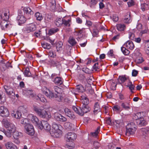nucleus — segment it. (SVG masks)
<instances>
[{
	"instance_id": "a18cd8bd",
	"label": "nucleus",
	"mask_w": 149,
	"mask_h": 149,
	"mask_svg": "<svg viewBox=\"0 0 149 149\" xmlns=\"http://www.w3.org/2000/svg\"><path fill=\"white\" fill-rule=\"evenodd\" d=\"M59 30L58 28H52L49 31V33L50 35H52L57 32Z\"/></svg>"
},
{
	"instance_id": "6e6552de",
	"label": "nucleus",
	"mask_w": 149,
	"mask_h": 149,
	"mask_svg": "<svg viewBox=\"0 0 149 149\" xmlns=\"http://www.w3.org/2000/svg\"><path fill=\"white\" fill-rule=\"evenodd\" d=\"M17 20L19 25H21L22 24H24L26 21V19L22 15V13L21 11H19L18 15L17 17Z\"/></svg>"
},
{
	"instance_id": "2eb2a0df",
	"label": "nucleus",
	"mask_w": 149,
	"mask_h": 149,
	"mask_svg": "<svg viewBox=\"0 0 149 149\" xmlns=\"http://www.w3.org/2000/svg\"><path fill=\"white\" fill-rule=\"evenodd\" d=\"M81 101L83 105H87L89 102V100L85 94L82 95L81 96Z\"/></svg>"
},
{
	"instance_id": "c03bdc74",
	"label": "nucleus",
	"mask_w": 149,
	"mask_h": 149,
	"mask_svg": "<svg viewBox=\"0 0 149 149\" xmlns=\"http://www.w3.org/2000/svg\"><path fill=\"white\" fill-rule=\"evenodd\" d=\"M48 55L51 57L55 58L56 56V52L55 51L50 50L48 52Z\"/></svg>"
},
{
	"instance_id": "0eeeda50",
	"label": "nucleus",
	"mask_w": 149,
	"mask_h": 149,
	"mask_svg": "<svg viewBox=\"0 0 149 149\" xmlns=\"http://www.w3.org/2000/svg\"><path fill=\"white\" fill-rule=\"evenodd\" d=\"M39 126L40 129L43 128L47 131H49L51 129V126L46 121L42 120L39 124Z\"/></svg>"
},
{
	"instance_id": "f03ea898",
	"label": "nucleus",
	"mask_w": 149,
	"mask_h": 149,
	"mask_svg": "<svg viewBox=\"0 0 149 149\" xmlns=\"http://www.w3.org/2000/svg\"><path fill=\"white\" fill-rule=\"evenodd\" d=\"M43 93L48 97L49 98H56V100L58 101H61L63 99V95L61 94L58 93L54 94L49 90L46 87H44L42 88Z\"/></svg>"
},
{
	"instance_id": "72a5a7b5",
	"label": "nucleus",
	"mask_w": 149,
	"mask_h": 149,
	"mask_svg": "<svg viewBox=\"0 0 149 149\" xmlns=\"http://www.w3.org/2000/svg\"><path fill=\"white\" fill-rule=\"evenodd\" d=\"M136 130L133 129L132 128L131 129H126V135L127 136H130V135H132L134 134Z\"/></svg>"
},
{
	"instance_id": "39448f33",
	"label": "nucleus",
	"mask_w": 149,
	"mask_h": 149,
	"mask_svg": "<svg viewBox=\"0 0 149 149\" xmlns=\"http://www.w3.org/2000/svg\"><path fill=\"white\" fill-rule=\"evenodd\" d=\"M65 137L67 142H72L76 139L77 135L74 132H69L66 135Z\"/></svg>"
},
{
	"instance_id": "e433bc0d",
	"label": "nucleus",
	"mask_w": 149,
	"mask_h": 149,
	"mask_svg": "<svg viewBox=\"0 0 149 149\" xmlns=\"http://www.w3.org/2000/svg\"><path fill=\"white\" fill-rule=\"evenodd\" d=\"M63 19H62L61 18H57L55 21L56 25L57 26H61L63 24Z\"/></svg>"
},
{
	"instance_id": "49530a36",
	"label": "nucleus",
	"mask_w": 149,
	"mask_h": 149,
	"mask_svg": "<svg viewBox=\"0 0 149 149\" xmlns=\"http://www.w3.org/2000/svg\"><path fill=\"white\" fill-rule=\"evenodd\" d=\"M142 134L143 136H146V134L148 133L149 132V128H145L142 129L140 132Z\"/></svg>"
},
{
	"instance_id": "4468645a",
	"label": "nucleus",
	"mask_w": 149,
	"mask_h": 149,
	"mask_svg": "<svg viewBox=\"0 0 149 149\" xmlns=\"http://www.w3.org/2000/svg\"><path fill=\"white\" fill-rule=\"evenodd\" d=\"M100 111L101 109L99 103L98 102H96L94 105V114L96 115Z\"/></svg>"
},
{
	"instance_id": "58836bf2",
	"label": "nucleus",
	"mask_w": 149,
	"mask_h": 149,
	"mask_svg": "<svg viewBox=\"0 0 149 149\" xmlns=\"http://www.w3.org/2000/svg\"><path fill=\"white\" fill-rule=\"evenodd\" d=\"M68 42L72 46H73L76 44L77 42L74 38L72 37H70L68 40Z\"/></svg>"
},
{
	"instance_id": "ea45409f",
	"label": "nucleus",
	"mask_w": 149,
	"mask_h": 149,
	"mask_svg": "<svg viewBox=\"0 0 149 149\" xmlns=\"http://www.w3.org/2000/svg\"><path fill=\"white\" fill-rule=\"evenodd\" d=\"M123 45L121 47V50L123 53L125 55H128L130 53V51L126 49Z\"/></svg>"
},
{
	"instance_id": "cd10ccee",
	"label": "nucleus",
	"mask_w": 149,
	"mask_h": 149,
	"mask_svg": "<svg viewBox=\"0 0 149 149\" xmlns=\"http://www.w3.org/2000/svg\"><path fill=\"white\" fill-rule=\"evenodd\" d=\"M75 90V92L79 93H83L85 89L82 85H79L77 86Z\"/></svg>"
},
{
	"instance_id": "09e8293b",
	"label": "nucleus",
	"mask_w": 149,
	"mask_h": 149,
	"mask_svg": "<svg viewBox=\"0 0 149 149\" xmlns=\"http://www.w3.org/2000/svg\"><path fill=\"white\" fill-rule=\"evenodd\" d=\"M134 118L136 121L137 120L140 119L141 118H143L141 115V113H138L135 114L134 116Z\"/></svg>"
},
{
	"instance_id": "37998d69",
	"label": "nucleus",
	"mask_w": 149,
	"mask_h": 149,
	"mask_svg": "<svg viewBox=\"0 0 149 149\" xmlns=\"http://www.w3.org/2000/svg\"><path fill=\"white\" fill-rule=\"evenodd\" d=\"M134 58H135L137 57H140L141 56V54L139 52V50H135L133 54Z\"/></svg>"
},
{
	"instance_id": "338daca9",
	"label": "nucleus",
	"mask_w": 149,
	"mask_h": 149,
	"mask_svg": "<svg viewBox=\"0 0 149 149\" xmlns=\"http://www.w3.org/2000/svg\"><path fill=\"white\" fill-rule=\"evenodd\" d=\"M5 101V97L2 96L1 94H0V103H3Z\"/></svg>"
},
{
	"instance_id": "774afa93",
	"label": "nucleus",
	"mask_w": 149,
	"mask_h": 149,
	"mask_svg": "<svg viewBox=\"0 0 149 149\" xmlns=\"http://www.w3.org/2000/svg\"><path fill=\"white\" fill-rule=\"evenodd\" d=\"M98 63H96L93 66V69L95 71H97L98 69H99L98 67Z\"/></svg>"
},
{
	"instance_id": "2f4dec72",
	"label": "nucleus",
	"mask_w": 149,
	"mask_h": 149,
	"mask_svg": "<svg viewBox=\"0 0 149 149\" xmlns=\"http://www.w3.org/2000/svg\"><path fill=\"white\" fill-rule=\"evenodd\" d=\"M35 16L36 18V19L40 21H41L43 18L42 14L39 12H37L35 14Z\"/></svg>"
},
{
	"instance_id": "a878e982",
	"label": "nucleus",
	"mask_w": 149,
	"mask_h": 149,
	"mask_svg": "<svg viewBox=\"0 0 149 149\" xmlns=\"http://www.w3.org/2000/svg\"><path fill=\"white\" fill-rule=\"evenodd\" d=\"M13 136L14 138L15 139H18L19 138H20L22 136V134L20 132H19L16 130L13 132Z\"/></svg>"
},
{
	"instance_id": "9b49d317",
	"label": "nucleus",
	"mask_w": 149,
	"mask_h": 149,
	"mask_svg": "<svg viewBox=\"0 0 149 149\" xmlns=\"http://www.w3.org/2000/svg\"><path fill=\"white\" fill-rule=\"evenodd\" d=\"M55 118L57 121L61 122H65L67 120V119L65 117L58 113L55 114Z\"/></svg>"
},
{
	"instance_id": "dca6fc26",
	"label": "nucleus",
	"mask_w": 149,
	"mask_h": 149,
	"mask_svg": "<svg viewBox=\"0 0 149 149\" xmlns=\"http://www.w3.org/2000/svg\"><path fill=\"white\" fill-rule=\"evenodd\" d=\"M12 123L11 122L10 120L7 118H4L2 120V123L3 125L6 128H7L8 126H9L10 124Z\"/></svg>"
},
{
	"instance_id": "c756f323",
	"label": "nucleus",
	"mask_w": 149,
	"mask_h": 149,
	"mask_svg": "<svg viewBox=\"0 0 149 149\" xmlns=\"http://www.w3.org/2000/svg\"><path fill=\"white\" fill-rule=\"evenodd\" d=\"M136 123L139 126L145 125L146 124V122L144 120L143 118H141L140 119L137 120Z\"/></svg>"
},
{
	"instance_id": "bf43d9fd",
	"label": "nucleus",
	"mask_w": 149,
	"mask_h": 149,
	"mask_svg": "<svg viewBox=\"0 0 149 149\" xmlns=\"http://www.w3.org/2000/svg\"><path fill=\"white\" fill-rule=\"evenodd\" d=\"M129 38L130 39L134 40L135 38V36L134 34L131 32H130L129 33Z\"/></svg>"
},
{
	"instance_id": "0e129e2a",
	"label": "nucleus",
	"mask_w": 149,
	"mask_h": 149,
	"mask_svg": "<svg viewBox=\"0 0 149 149\" xmlns=\"http://www.w3.org/2000/svg\"><path fill=\"white\" fill-rule=\"evenodd\" d=\"M54 88L55 91L57 93V94L59 93V92L60 91L61 89L58 87L55 86L54 87Z\"/></svg>"
},
{
	"instance_id": "1a4fd4ad",
	"label": "nucleus",
	"mask_w": 149,
	"mask_h": 149,
	"mask_svg": "<svg viewBox=\"0 0 149 149\" xmlns=\"http://www.w3.org/2000/svg\"><path fill=\"white\" fill-rule=\"evenodd\" d=\"M0 115L3 117H8L9 115L8 109L4 106L0 107Z\"/></svg>"
},
{
	"instance_id": "052dcab7",
	"label": "nucleus",
	"mask_w": 149,
	"mask_h": 149,
	"mask_svg": "<svg viewBox=\"0 0 149 149\" xmlns=\"http://www.w3.org/2000/svg\"><path fill=\"white\" fill-rule=\"evenodd\" d=\"M125 2L128 1L127 4L129 7H130L133 5L134 2L133 0H123Z\"/></svg>"
},
{
	"instance_id": "6ab92c4d",
	"label": "nucleus",
	"mask_w": 149,
	"mask_h": 149,
	"mask_svg": "<svg viewBox=\"0 0 149 149\" xmlns=\"http://www.w3.org/2000/svg\"><path fill=\"white\" fill-rule=\"evenodd\" d=\"M8 131L11 132H14L16 130V127L13 123L10 124L9 126L6 128Z\"/></svg>"
},
{
	"instance_id": "69168bd1",
	"label": "nucleus",
	"mask_w": 149,
	"mask_h": 149,
	"mask_svg": "<svg viewBox=\"0 0 149 149\" xmlns=\"http://www.w3.org/2000/svg\"><path fill=\"white\" fill-rule=\"evenodd\" d=\"M82 71L87 74H89L90 73V70L87 68H82Z\"/></svg>"
},
{
	"instance_id": "393cba45",
	"label": "nucleus",
	"mask_w": 149,
	"mask_h": 149,
	"mask_svg": "<svg viewBox=\"0 0 149 149\" xmlns=\"http://www.w3.org/2000/svg\"><path fill=\"white\" fill-rule=\"evenodd\" d=\"M23 10L24 13L26 14L33 15V11L31 10V8L28 7H25L24 8Z\"/></svg>"
},
{
	"instance_id": "bb28decb",
	"label": "nucleus",
	"mask_w": 149,
	"mask_h": 149,
	"mask_svg": "<svg viewBox=\"0 0 149 149\" xmlns=\"http://www.w3.org/2000/svg\"><path fill=\"white\" fill-rule=\"evenodd\" d=\"M63 45V43L61 41H59L56 44V48L57 52H60L62 50Z\"/></svg>"
},
{
	"instance_id": "13d9d810",
	"label": "nucleus",
	"mask_w": 149,
	"mask_h": 149,
	"mask_svg": "<svg viewBox=\"0 0 149 149\" xmlns=\"http://www.w3.org/2000/svg\"><path fill=\"white\" fill-rule=\"evenodd\" d=\"M28 120L26 118H21L20 123L22 124L25 125L27 124Z\"/></svg>"
},
{
	"instance_id": "6e6d98bb",
	"label": "nucleus",
	"mask_w": 149,
	"mask_h": 149,
	"mask_svg": "<svg viewBox=\"0 0 149 149\" xmlns=\"http://www.w3.org/2000/svg\"><path fill=\"white\" fill-rule=\"evenodd\" d=\"M97 0H91L89 3V5L91 7L95 6L97 3Z\"/></svg>"
},
{
	"instance_id": "4d7b16f0",
	"label": "nucleus",
	"mask_w": 149,
	"mask_h": 149,
	"mask_svg": "<svg viewBox=\"0 0 149 149\" xmlns=\"http://www.w3.org/2000/svg\"><path fill=\"white\" fill-rule=\"evenodd\" d=\"M6 92L8 95H15L13 89L10 88L8 89V90H7Z\"/></svg>"
},
{
	"instance_id": "9d476101",
	"label": "nucleus",
	"mask_w": 149,
	"mask_h": 149,
	"mask_svg": "<svg viewBox=\"0 0 149 149\" xmlns=\"http://www.w3.org/2000/svg\"><path fill=\"white\" fill-rule=\"evenodd\" d=\"M25 30L27 32H30L35 31L36 29V25L33 23L27 24L25 28Z\"/></svg>"
},
{
	"instance_id": "a211bd4d",
	"label": "nucleus",
	"mask_w": 149,
	"mask_h": 149,
	"mask_svg": "<svg viewBox=\"0 0 149 149\" xmlns=\"http://www.w3.org/2000/svg\"><path fill=\"white\" fill-rule=\"evenodd\" d=\"M66 115L70 118H74L75 116L72 115V112L70 109L68 108H65L64 109Z\"/></svg>"
},
{
	"instance_id": "de8ad7c7",
	"label": "nucleus",
	"mask_w": 149,
	"mask_h": 149,
	"mask_svg": "<svg viewBox=\"0 0 149 149\" xmlns=\"http://www.w3.org/2000/svg\"><path fill=\"white\" fill-rule=\"evenodd\" d=\"M21 113V112L23 114L27 112V110L26 108L23 106H21L19 107L18 110Z\"/></svg>"
},
{
	"instance_id": "79ce46f5",
	"label": "nucleus",
	"mask_w": 149,
	"mask_h": 149,
	"mask_svg": "<svg viewBox=\"0 0 149 149\" xmlns=\"http://www.w3.org/2000/svg\"><path fill=\"white\" fill-rule=\"evenodd\" d=\"M72 124L70 122H66L64 123V126L66 129L69 130L72 129Z\"/></svg>"
},
{
	"instance_id": "f8f14e48",
	"label": "nucleus",
	"mask_w": 149,
	"mask_h": 149,
	"mask_svg": "<svg viewBox=\"0 0 149 149\" xmlns=\"http://www.w3.org/2000/svg\"><path fill=\"white\" fill-rule=\"evenodd\" d=\"M123 46L126 47L127 48L130 50L133 49L134 47V43L131 41H128L124 44Z\"/></svg>"
},
{
	"instance_id": "b1692460",
	"label": "nucleus",
	"mask_w": 149,
	"mask_h": 149,
	"mask_svg": "<svg viewBox=\"0 0 149 149\" xmlns=\"http://www.w3.org/2000/svg\"><path fill=\"white\" fill-rule=\"evenodd\" d=\"M124 21L126 23H129L131 22L132 19L129 13H127V15L125 17Z\"/></svg>"
},
{
	"instance_id": "423d86ee",
	"label": "nucleus",
	"mask_w": 149,
	"mask_h": 149,
	"mask_svg": "<svg viewBox=\"0 0 149 149\" xmlns=\"http://www.w3.org/2000/svg\"><path fill=\"white\" fill-rule=\"evenodd\" d=\"M25 129L26 133L29 135H32L34 133V130L33 125L28 123L25 126Z\"/></svg>"
},
{
	"instance_id": "412c9836",
	"label": "nucleus",
	"mask_w": 149,
	"mask_h": 149,
	"mask_svg": "<svg viewBox=\"0 0 149 149\" xmlns=\"http://www.w3.org/2000/svg\"><path fill=\"white\" fill-rule=\"evenodd\" d=\"M7 21V20L3 19L1 21L0 25L2 30H4L5 28H7V27L8 24Z\"/></svg>"
},
{
	"instance_id": "7ed1b4c3",
	"label": "nucleus",
	"mask_w": 149,
	"mask_h": 149,
	"mask_svg": "<svg viewBox=\"0 0 149 149\" xmlns=\"http://www.w3.org/2000/svg\"><path fill=\"white\" fill-rule=\"evenodd\" d=\"M52 126V129L50 132L51 135L56 138L60 136L62 134L61 129L62 127L61 125L53 123Z\"/></svg>"
},
{
	"instance_id": "aec40b11",
	"label": "nucleus",
	"mask_w": 149,
	"mask_h": 149,
	"mask_svg": "<svg viewBox=\"0 0 149 149\" xmlns=\"http://www.w3.org/2000/svg\"><path fill=\"white\" fill-rule=\"evenodd\" d=\"M49 5L51 10L52 11H55L56 5V1L55 0H51Z\"/></svg>"
},
{
	"instance_id": "473e14b6",
	"label": "nucleus",
	"mask_w": 149,
	"mask_h": 149,
	"mask_svg": "<svg viewBox=\"0 0 149 149\" xmlns=\"http://www.w3.org/2000/svg\"><path fill=\"white\" fill-rule=\"evenodd\" d=\"M117 29L119 31H122L125 30V26L123 24H119L116 25Z\"/></svg>"
},
{
	"instance_id": "8fccbe9b",
	"label": "nucleus",
	"mask_w": 149,
	"mask_h": 149,
	"mask_svg": "<svg viewBox=\"0 0 149 149\" xmlns=\"http://www.w3.org/2000/svg\"><path fill=\"white\" fill-rule=\"evenodd\" d=\"M100 130V128L98 127L95 131L93 132H91V135L95 137H97L99 133V131Z\"/></svg>"
},
{
	"instance_id": "4c0bfd02",
	"label": "nucleus",
	"mask_w": 149,
	"mask_h": 149,
	"mask_svg": "<svg viewBox=\"0 0 149 149\" xmlns=\"http://www.w3.org/2000/svg\"><path fill=\"white\" fill-rule=\"evenodd\" d=\"M31 121L36 125H38L39 122V120L38 118L33 115L31 114Z\"/></svg>"
},
{
	"instance_id": "3c124183",
	"label": "nucleus",
	"mask_w": 149,
	"mask_h": 149,
	"mask_svg": "<svg viewBox=\"0 0 149 149\" xmlns=\"http://www.w3.org/2000/svg\"><path fill=\"white\" fill-rule=\"evenodd\" d=\"M113 110L115 111H121L122 109L120 106L118 105H115L112 107Z\"/></svg>"
},
{
	"instance_id": "864d4df0",
	"label": "nucleus",
	"mask_w": 149,
	"mask_h": 149,
	"mask_svg": "<svg viewBox=\"0 0 149 149\" xmlns=\"http://www.w3.org/2000/svg\"><path fill=\"white\" fill-rule=\"evenodd\" d=\"M14 144L11 142H8L5 144V146L7 149H10Z\"/></svg>"
},
{
	"instance_id": "ddd939ff",
	"label": "nucleus",
	"mask_w": 149,
	"mask_h": 149,
	"mask_svg": "<svg viewBox=\"0 0 149 149\" xmlns=\"http://www.w3.org/2000/svg\"><path fill=\"white\" fill-rule=\"evenodd\" d=\"M23 74L25 77H33V78H35V76L32 75L31 73L30 72L29 69L28 68H25L23 72Z\"/></svg>"
},
{
	"instance_id": "5fc2aeb1",
	"label": "nucleus",
	"mask_w": 149,
	"mask_h": 149,
	"mask_svg": "<svg viewBox=\"0 0 149 149\" xmlns=\"http://www.w3.org/2000/svg\"><path fill=\"white\" fill-rule=\"evenodd\" d=\"M42 46L45 49H49L51 47L50 45L47 43H45L42 44Z\"/></svg>"
},
{
	"instance_id": "e2e57ef3",
	"label": "nucleus",
	"mask_w": 149,
	"mask_h": 149,
	"mask_svg": "<svg viewBox=\"0 0 149 149\" xmlns=\"http://www.w3.org/2000/svg\"><path fill=\"white\" fill-rule=\"evenodd\" d=\"M112 20L115 22H117L118 21L119 18L116 14L113 15L112 17Z\"/></svg>"
},
{
	"instance_id": "f257e3e1",
	"label": "nucleus",
	"mask_w": 149,
	"mask_h": 149,
	"mask_svg": "<svg viewBox=\"0 0 149 149\" xmlns=\"http://www.w3.org/2000/svg\"><path fill=\"white\" fill-rule=\"evenodd\" d=\"M33 109L40 118L48 119L51 117L50 113L46 111L44 109L39 108L37 106L34 105L33 106Z\"/></svg>"
},
{
	"instance_id": "a19ab883",
	"label": "nucleus",
	"mask_w": 149,
	"mask_h": 149,
	"mask_svg": "<svg viewBox=\"0 0 149 149\" xmlns=\"http://www.w3.org/2000/svg\"><path fill=\"white\" fill-rule=\"evenodd\" d=\"M144 61L143 57L141 56L135 58V61L136 64H140Z\"/></svg>"
},
{
	"instance_id": "f704fd0d",
	"label": "nucleus",
	"mask_w": 149,
	"mask_h": 149,
	"mask_svg": "<svg viewBox=\"0 0 149 149\" xmlns=\"http://www.w3.org/2000/svg\"><path fill=\"white\" fill-rule=\"evenodd\" d=\"M71 23V18L67 20L63 19V24H64L65 26L68 27L70 26Z\"/></svg>"
},
{
	"instance_id": "5701e85b",
	"label": "nucleus",
	"mask_w": 149,
	"mask_h": 149,
	"mask_svg": "<svg viewBox=\"0 0 149 149\" xmlns=\"http://www.w3.org/2000/svg\"><path fill=\"white\" fill-rule=\"evenodd\" d=\"M11 116L17 119H19L22 116V113L18 110L16 112L14 111L11 113Z\"/></svg>"
},
{
	"instance_id": "4be33fe9",
	"label": "nucleus",
	"mask_w": 149,
	"mask_h": 149,
	"mask_svg": "<svg viewBox=\"0 0 149 149\" xmlns=\"http://www.w3.org/2000/svg\"><path fill=\"white\" fill-rule=\"evenodd\" d=\"M128 79V77L126 75H121L119 76L118 77V81L120 84L125 82Z\"/></svg>"
},
{
	"instance_id": "c85d7f7f",
	"label": "nucleus",
	"mask_w": 149,
	"mask_h": 149,
	"mask_svg": "<svg viewBox=\"0 0 149 149\" xmlns=\"http://www.w3.org/2000/svg\"><path fill=\"white\" fill-rule=\"evenodd\" d=\"M126 86L129 87V89L130 91L132 93H134L133 90L134 89L135 86L132 84V82L130 81H129L127 83V85Z\"/></svg>"
},
{
	"instance_id": "c9c22d12",
	"label": "nucleus",
	"mask_w": 149,
	"mask_h": 149,
	"mask_svg": "<svg viewBox=\"0 0 149 149\" xmlns=\"http://www.w3.org/2000/svg\"><path fill=\"white\" fill-rule=\"evenodd\" d=\"M126 128L127 129H131L132 128L133 129L136 130V126L135 124L133 122L128 123L126 126Z\"/></svg>"
},
{
	"instance_id": "f3484780",
	"label": "nucleus",
	"mask_w": 149,
	"mask_h": 149,
	"mask_svg": "<svg viewBox=\"0 0 149 149\" xmlns=\"http://www.w3.org/2000/svg\"><path fill=\"white\" fill-rule=\"evenodd\" d=\"M56 85H61L63 82V80L62 78L56 77L55 78L53 81Z\"/></svg>"
},
{
	"instance_id": "603ef678",
	"label": "nucleus",
	"mask_w": 149,
	"mask_h": 149,
	"mask_svg": "<svg viewBox=\"0 0 149 149\" xmlns=\"http://www.w3.org/2000/svg\"><path fill=\"white\" fill-rule=\"evenodd\" d=\"M27 92L30 97L34 98L36 97L37 96L33 94V92L30 90L27 91Z\"/></svg>"
},
{
	"instance_id": "7c9ffc66",
	"label": "nucleus",
	"mask_w": 149,
	"mask_h": 149,
	"mask_svg": "<svg viewBox=\"0 0 149 149\" xmlns=\"http://www.w3.org/2000/svg\"><path fill=\"white\" fill-rule=\"evenodd\" d=\"M136 123L139 126L145 125L146 124V122L144 120L143 118H141L140 119L137 120Z\"/></svg>"
},
{
	"instance_id": "680f3d73",
	"label": "nucleus",
	"mask_w": 149,
	"mask_h": 149,
	"mask_svg": "<svg viewBox=\"0 0 149 149\" xmlns=\"http://www.w3.org/2000/svg\"><path fill=\"white\" fill-rule=\"evenodd\" d=\"M13 133V132H11L9 131H5L4 132V133L5 135L8 137H11L12 134Z\"/></svg>"
},
{
	"instance_id": "20e7f679",
	"label": "nucleus",
	"mask_w": 149,
	"mask_h": 149,
	"mask_svg": "<svg viewBox=\"0 0 149 149\" xmlns=\"http://www.w3.org/2000/svg\"><path fill=\"white\" fill-rule=\"evenodd\" d=\"M72 109L76 113L81 116H83L84 113H87L90 110V108L87 105H83L82 108L73 106Z\"/></svg>"
}]
</instances>
